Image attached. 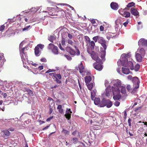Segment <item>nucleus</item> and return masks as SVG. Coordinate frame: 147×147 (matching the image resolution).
Returning a JSON list of instances; mask_svg holds the SVG:
<instances>
[{"label": "nucleus", "instance_id": "obj_6", "mask_svg": "<svg viewBox=\"0 0 147 147\" xmlns=\"http://www.w3.org/2000/svg\"><path fill=\"white\" fill-rule=\"evenodd\" d=\"M102 61L101 60L100 62H96L93 65L94 68L98 71H101L103 68V66L102 65Z\"/></svg>", "mask_w": 147, "mask_h": 147}, {"label": "nucleus", "instance_id": "obj_4", "mask_svg": "<svg viewBox=\"0 0 147 147\" xmlns=\"http://www.w3.org/2000/svg\"><path fill=\"white\" fill-rule=\"evenodd\" d=\"M131 57V55L129 53H123L121 55L120 61L124 64L128 61V58H130ZM130 59H129V60H130Z\"/></svg>", "mask_w": 147, "mask_h": 147}, {"label": "nucleus", "instance_id": "obj_22", "mask_svg": "<svg viewBox=\"0 0 147 147\" xmlns=\"http://www.w3.org/2000/svg\"><path fill=\"white\" fill-rule=\"evenodd\" d=\"M85 82L87 84L89 83L92 80L91 77L90 76H86L85 77Z\"/></svg>", "mask_w": 147, "mask_h": 147}, {"label": "nucleus", "instance_id": "obj_2", "mask_svg": "<svg viewBox=\"0 0 147 147\" xmlns=\"http://www.w3.org/2000/svg\"><path fill=\"white\" fill-rule=\"evenodd\" d=\"M132 82L134 83V88L132 90V92H134L136 91V89L139 88L140 82L139 81L138 78L136 77H134L133 78Z\"/></svg>", "mask_w": 147, "mask_h": 147}, {"label": "nucleus", "instance_id": "obj_34", "mask_svg": "<svg viewBox=\"0 0 147 147\" xmlns=\"http://www.w3.org/2000/svg\"><path fill=\"white\" fill-rule=\"evenodd\" d=\"M57 109H58L59 113H63V109L62 108V106L61 105H58V106Z\"/></svg>", "mask_w": 147, "mask_h": 147}, {"label": "nucleus", "instance_id": "obj_9", "mask_svg": "<svg viewBox=\"0 0 147 147\" xmlns=\"http://www.w3.org/2000/svg\"><path fill=\"white\" fill-rule=\"evenodd\" d=\"M1 134L3 137L7 139L8 138V136L10 134L9 131L7 129L1 132Z\"/></svg>", "mask_w": 147, "mask_h": 147}, {"label": "nucleus", "instance_id": "obj_26", "mask_svg": "<svg viewBox=\"0 0 147 147\" xmlns=\"http://www.w3.org/2000/svg\"><path fill=\"white\" fill-rule=\"evenodd\" d=\"M32 28V26H28L26 27L23 28L22 29V31L24 32L25 31H28L29 30L30 28Z\"/></svg>", "mask_w": 147, "mask_h": 147}, {"label": "nucleus", "instance_id": "obj_19", "mask_svg": "<svg viewBox=\"0 0 147 147\" xmlns=\"http://www.w3.org/2000/svg\"><path fill=\"white\" fill-rule=\"evenodd\" d=\"M122 72L123 73L125 74H129L130 71L128 68L122 67Z\"/></svg>", "mask_w": 147, "mask_h": 147}, {"label": "nucleus", "instance_id": "obj_63", "mask_svg": "<svg viewBox=\"0 0 147 147\" xmlns=\"http://www.w3.org/2000/svg\"><path fill=\"white\" fill-rule=\"evenodd\" d=\"M53 118V116H51L49 118H48L47 119V121H50L51 119H52Z\"/></svg>", "mask_w": 147, "mask_h": 147}, {"label": "nucleus", "instance_id": "obj_36", "mask_svg": "<svg viewBox=\"0 0 147 147\" xmlns=\"http://www.w3.org/2000/svg\"><path fill=\"white\" fill-rule=\"evenodd\" d=\"M121 88V92L123 94H125L126 93V88L125 87L123 86H121L120 87V88Z\"/></svg>", "mask_w": 147, "mask_h": 147}, {"label": "nucleus", "instance_id": "obj_60", "mask_svg": "<svg viewBox=\"0 0 147 147\" xmlns=\"http://www.w3.org/2000/svg\"><path fill=\"white\" fill-rule=\"evenodd\" d=\"M100 31L101 32L103 31L104 30V28L102 26H101L100 27Z\"/></svg>", "mask_w": 147, "mask_h": 147}, {"label": "nucleus", "instance_id": "obj_44", "mask_svg": "<svg viewBox=\"0 0 147 147\" xmlns=\"http://www.w3.org/2000/svg\"><path fill=\"white\" fill-rule=\"evenodd\" d=\"M133 129H129L128 132L129 134L131 136H133L134 135V132L132 131Z\"/></svg>", "mask_w": 147, "mask_h": 147}, {"label": "nucleus", "instance_id": "obj_16", "mask_svg": "<svg viewBox=\"0 0 147 147\" xmlns=\"http://www.w3.org/2000/svg\"><path fill=\"white\" fill-rule=\"evenodd\" d=\"M79 72L80 74L84 72V69L83 64L81 63L78 65Z\"/></svg>", "mask_w": 147, "mask_h": 147}, {"label": "nucleus", "instance_id": "obj_62", "mask_svg": "<svg viewBox=\"0 0 147 147\" xmlns=\"http://www.w3.org/2000/svg\"><path fill=\"white\" fill-rule=\"evenodd\" d=\"M91 22L92 24H94L96 23V22L95 20L94 19H92L90 21Z\"/></svg>", "mask_w": 147, "mask_h": 147}, {"label": "nucleus", "instance_id": "obj_46", "mask_svg": "<svg viewBox=\"0 0 147 147\" xmlns=\"http://www.w3.org/2000/svg\"><path fill=\"white\" fill-rule=\"evenodd\" d=\"M105 55V51L103 52L102 54H101V57L102 58V60L103 61H104V58Z\"/></svg>", "mask_w": 147, "mask_h": 147}, {"label": "nucleus", "instance_id": "obj_5", "mask_svg": "<svg viewBox=\"0 0 147 147\" xmlns=\"http://www.w3.org/2000/svg\"><path fill=\"white\" fill-rule=\"evenodd\" d=\"M19 52L23 63H24L25 62L27 61L28 60V56L26 52H25V51H23V50L22 49Z\"/></svg>", "mask_w": 147, "mask_h": 147}, {"label": "nucleus", "instance_id": "obj_13", "mask_svg": "<svg viewBox=\"0 0 147 147\" xmlns=\"http://www.w3.org/2000/svg\"><path fill=\"white\" fill-rule=\"evenodd\" d=\"M138 44L143 46H147V40L144 38H141L139 40Z\"/></svg>", "mask_w": 147, "mask_h": 147}, {"label": "nucleus", "instance_id": "obj_43", "mask_svg": "<svg viewBox=\"0 0 147 147\" xmlns=\"http://www.w3.org/2000/svg\"><path fill=\"white\" fill-rule=\"evenodd\" d=\"M100 36H96L93 37L92 38L93 40H94L95 42H97V41H98V39L99 38Z\"/></svg>", "mask_w": 147, "mask_h": 147}, {"label": "nucleus", "instance_id": "obj_57", "mask_svg": "<svg viewBox=\"0 0 147 147\" xmlns=\"http://www.w3.org/2000/svg\"><path fill=\"white\" fill-rule=\"evenodd\" d=\"M77 53L76 54V55H77V56H78L80 55V51L78 49H76Z\"/></svg>", "mask_w": 147, "mask_h": 147}, {"label": "nucleus", "instance_id": "obj_51", "mask_svg": "<svg viewBox=\"0 0 147 147\" xmlns=\"http://www.w3.org/2000/svg\"><path fill=\"white\" fill-rule=\"evenodd\" d=\"M117 84L118 86L117 87L118 89V90H119V89L120 88V87L121 86V83L120 82H117Z\"/></svg>", "mask_w": 147, "mask_h": 147}, {"label": "nucleus", "instance_id": "obj_11", "mask_svg": "<svg viewBox=\"0 0 147 147\" xmlns=\"http://www.w3.org/2000/svg\"><path fill=\"white\" fill-rule=\"evenodd\" d=\"M66 50L70 55L72 56H75L76 55V52L71 47H67L66 48Z\"/></svg>", "mask_w": 147, "mask_h": 147}, {"label": "nucleus", "instance_id": "obj_10", "mask_svg": "<svg viewBox=\"0 0 147 147\" xmlns=\"http://www.w3.org/2000/svg\"><path fill=\"white\" fill-rule=\"evenodd\" d=\"M72 113V112L71 111L70 109H67L66 114L65 115L66 118L68 119H70L71 117V113Z\"/></svg>", "mask_w": 147, "mask_h": 147}, {"label": "nucleus", "instance_id": "obj_49", "mask_svg": "<svg viewBox=\"0 0 147 147\" xmlns=\"http://www.w3.org/2000/svg\"><path fill=\"white\" fill-rule=\"evenodd\" d=\"M95 96V93L94 94L93 93V92H91V99L92 100H94V98Z\"/></svg>", "mask_w": 147, "mask_h": 147}, {"label": "nucleus", "instance_id": "obj_32", "mask_svg": "<svg viewBox=\"0 0 147 147\" xmlns=\"http://www.w3.org/2000/svg\"><path fill=\"white\" fill-rule=\"evenodd\" d=\"M139 52L143 56H144L146 54L145 50L143 48H141L140 49Z\"/></svg>", "mask_w": 147, "mask_h": 147}, {"label": "nucleus", "instance_id": "obj_40", "mask_svg": "<svg viewBox=\"0 0 147 147\" xmlns=\"http://www.w3.org/2000/svg\"><path fill=\"white\" fill-rule=\"evenodd\" d=\"M85 38V39L86 43H90V40L89 37L87 36H84Z\"/></svg>", "mask_w": 147, "mask_h": 147}, {"label": "nucleus", "instance_id": "obj_15", "mask_svg": "<svg viewBox=\"0 0 147 147\" xmlns=\"http://www.w3.org/2000/svg\"><path fill=\"white\" fill-rule=\"evenodd\" d=\"M111 7L112 9L115 10H117L118 8V4L114 2H112L111 3Z\"/></svg>", "mask_w": 147, "mask_h": 147}, {"label": "nucleus", "instance_id": "obj_23", "mask_svg": "<svg viewBox=\"0 0 147 147\" xmlns=\"http://www.w3.org/2000/svg\"><path fill=\"white\" fill-rule=\"evenodd\" d=\"M52 51V52L55 54H58V49L56 46H55Z\"/></svg>", "mask_w": 147, "mask_h": 147}, {"label": "nucleus", "instance_id": "obj_18", "mask_svg": "<svg viewBox=\"0 0 147 147\" xmlns=\"http://www.w3.org/2000/svg\"><path fill=\"white\" fill-rule=\"evenodd\" d=\"M23 44L22 43H20L19 45V52H20L22 49L23 51H27L28 49V48L27 47H24L22 48Z\"/></svg>", "mask_w": 147, "mask_h": 147}, {"label": "nucleus", "instance_id": "obj_35", "mask_svg": "<svg viewBox=\"0 0 147 147\" xmlns=\"http://www.w3.org/2000/svg\"><path fill=\"white\" fill-rule=\"evenodd\" d=\"M56 39V38L53 36H50L48 38V40L51 42H53V41Z\"/></svg>", "mask_w": 147, "mask_h": 147}, {"label": "nucleus", "instance_id": "obj_58", "mask_svg": "<svg viewBox=\"0 0 147 147\" xmlns=\"http://www.w3.org/2000/svg\"><path fill=\"white\" fill-rule=\"evenodd\" d=\"M129 21L128 20H126V21L123 23V25L125 26L126 27L127 25L128 24Z\"/></svg>", "mask_w": 147, "mask_h": 147}, {"label": "nucleus", "instance_id": "obj_28", "mask_svg": "<svg viewBox=\"0 0 147 147\" xmlns=\"http://www.w3.org/2000/svg\"><path fill=\"white\" fill-rule=\"evenodd\" d=\"M106 41L103 39L102 37H100L98 39V42L100 44L106 42Z\"/></svg>", "mask_w": 147, "mask_h": 147}, {"label": "nucleus", "instance_id": "obj_53", "mask_svg": "<svg viewBox=\"0 0 147 147\" xmlns=\"http://www.w3.org/2000/svg\"><path fill=\"white\" fill-rule=\"evenodd\" d=\"M135 71H138L140 68V65L139 64H137L135 66Z\"/></svg>", "mask_w": 147, "mask_h": 147}, {"label": "nucleus", "instance_id": "obj_54", "mask_svg": "<svg viewBox=\"0 0 147 147\" xmlns=\"http://www.w3.org/2000/svg\"><path fill=\"white\" fill-rule=\"evenodd\" d=\"M67 42L69 44H70V45H73V41H72V40H70V39H68L67 40Z\"/></svg>", "mask_w": 147, "mask_h": 147}, {"label": "nucleus", "instance_id": "obj_30", "mask_svg": "<svg viewBox=\"0 0 147 147\" xmlns=\"http://www.w3.org/2000/svg\"><path fill=\"white\" fill-rule=\"evenodd\" d=\"M54 77L55 78V79H58L59 80H61V74H55V75Z\"/></svg>", "mask_w": 147, "mask_h": 147}, {"label": "nucleus", "instance_id": "obj_61", "mask_svg": "<svg viewBox=\"0 0 147 147\" xmlns=\"http://www.w3.org/2000/svg\"><path fill=\"white\" fill-rule=\"evenodd\" d=\"M59 86V85L57 84H55L54 86H53L51 87V89H53V88H56L58 87Z\"/></svg>", "mask_w": 147, "mask_h": 147}, {"label": "nucleus", "instance_id": "obj_1", "mask_svg": "<svg viewBox=\"0 0 147 147\" xmlns=\"http://www.w3.org/2000/svg\"><path fill=\"white\" fill-rule=\"evenodd\" d=\"M56 9L54 8H48V11H45V12H48V14L51 16H57L58 13L59 14H61L62 16H64L66 10H64L62 9L56 7Z\"/></svg>", "mask_w": 147, "mask_h": 147}, {"label": "nucleus", "instance_id": "obj_59", "mask_svg": "<svg viewBox=\"0 0 147 147\" xmlns=\"http://www.w3.org/2000/svg\"><path fill=\"white\" fill-rule=\"evenodd\" d=\"M120 103L118 101H116L114 103V105L116 106H118L119 105Z\"/></svg>", "mask_w": 147, "mask_h": 147}, {"label": "nucleus", "instance_id": "obj_24", "mask_svg": "<svg viewBox=\"0 0 147 147\" xmlns=\"http://www.w3.org/2000/svg\"><path fill=\"white\" fill-rule=\"evenodd\" d=\"M128 9H129L127 8H125L123 9H120L119 10V13L123 16V14L124 13L125 11L126 10H128Z\"/></svg>", "mask_w": 147, "mask_h": 147}, {"label": "nucleus", "instance_id": "obj_29", "mask_svg": "<svg viewBox=\"0 0 147 147\" xmlns=\"http://www.w3.org/2000/svg\"><path fill=\"white\" fill-rule=\"evenodd\" d=\"M94 102L95 105H98L100 103V99L99 98H95L94 99Z\"/></svg>", "mask_w": 147, "mask_h": 147}, {"label": "nucleus", "instance_id": "obj_52", "mask_svg": "<svg viewBox=\"0 0 147 147\" xmlns=\"http://www.w3.org/2000/svg\"><path fill=\"white\" fill-rule=\"evenodd\" d=\"M64 56L68 60H71L72 59L71 57L69 55H65Z\"/></svg>", "mask_w": 147, "mask_h": 147}, {"label": "nucleus", "instance_id": "obj_55", "mask_svg": "<svg viewBox=\"0 0 147 147\" xmlns=\"http://www.w3.org/2000/svg\"><path fill=\"white\" fill-rule=\"evenodd\" d=\"M5 26L4 25L1 26L0 27V31H2L5 29Z\"/></svg>", "mask_w": 147, "mask_h": 147}, {"label": "nucleus", "instance_id": "obj_45", "mask_svg": "<svg viewBox=\"0 0 147 147\" xmlns=\"http://www.w3.org/2000/svg\"><path fill=\"white\" fill-rule=\"evenodd\" d=\"M106 42H105L103 43H102L101 44L102 46L104 48V49L105 51L106 49L107 48V45L106 44Z\"/></svg>", "mask_w": 147, "mask_h": 147}, {"label": "nucleus", "instance_id": "obj_20", "mask_svg": "<svg viewBox=\"0 0 147 147\" xmlns=\"http://www.w3.org/2000/svg\"><path fill=\"white\" fill-rule=\"evenodd\" d=\"M107 101V100L105 99H103L100 103V106L101 107H102L106 106Z\"/></svg>", "mask_w": 147, "mask_h": 147}, {"label": "nucleus", "instance_id": "obj_41", "mask_svg": "<svg viewBox=\"0 0 147 147\" xmlns=\"http://www.w3.org/2000/svg\"><path fill=\"white\" fill-rule=\"evenodd\" d=\"M135 4L133 2H131L128 4L127 5V7H130L132 6H134L135 5Z\"/></svg>", "mask_w": 147, "mask_h": 147}, {"label": "nucleus", "instance_id": "obj_47", "mask_svg": "<svg viewBox=\"0 0 147 147\" xmlns=\"http://www.w3.org/2000/svg\"><path fill=\"white\" fill-rule=\"evenodd\" d=\"M62 132L65 133V135H69V133L67 130L65 129H63Z\"/></svg>", "mask_w": 147, "mask_h": 147}, {"label": "nucleus", "instance_id": "obj_25", "mask_svg": "<svg viewBox=\"0 0 147 147\" xmlns=\"http://www.w3.org/2000/svg\"><path fill=\"white\" fill-rule=\"evenodd\" d=\"M130 13L128 12L125 11L124 13L123 14V16L125 18H128L130 17Z\"/></svg>", "mask_w": 147, "mask_h": 147}, {"label": "nucleus", "instance_id": "obj_27", "mask_svg": "<svg viewBox=\"0 0 147 147\" xmlns=\"http://www.w3.org/2000/svg\"><path fill=\"white\" fill-rule=\"evenodd\" d=\"M112 105V103L110 100H107L106 105L107 108L110 107Z\"/></svg>", "mask_w": 147, "mask_h": 147}, {"label": "nucleus", "instance_id": "obj_33", "mask_svg": "<svg viewBox=\"0 0 147 147\" xmlns=\"http://www.w3.org/2000/svg\"><path fill=\"white\" fill-rule=\"evenodd\" d=\"M90 47L91 50H92L94 49V47L95 46V43L93 41H92L90 42Z\"/></svg>", "mask_w": 147, "mask_h": 147}, {"label": "nucleus", "instance_id": "obj_31", "mask_svg": "<svg viewBox=\"0 0 147 147\" xmlns=\"http://www.w3.org/2000/svg\"><path fill=\"white\" fill-rule=\"evenodd\" d=\"M55 46L52 43H50L48 47V49L49 50H52L55 47Z\"/></svg>", "mask_w": 147, "mask_h": 147}, {"label": "nucleus", "instance_id": "obj_37", "mask_svg": "<svg viewBox=\"0 0 147 147\" xmlns=\"http://www.w3.org/2000/svg\"><path fill=\"white\" fill-rule=\"evenodd\" d=\"M26 91L29 95L32 96L33 95V92L30 89H27L26 90Z\"/></svg>", "mask_w": 147, "mask_h": 147}, {"label": "nucleus", "instance_id": "obj_64", "mask_svg": "<svg viewBox=\"0 0 147 147\" xmlns=\"http://www.w3.org/2000/svg\"><path fill=\"white\" fill-rule=\"evenodd\" d=\"M68 37L70 38V39H72L73 38V36L71 34L69 33H68Z\"/></svg>", "mask_w": 147, "mask_h": 147}, {"label": "nucleus", "instance_id": "obj_39", "mask_svg": "<svg viewBox=\"0 0 147 147\" xmlns=\"http://www.w3.org/2000/svg\"><path fill=\"white\" fill-rule=\"evenodd\" d=\"M71 141H72L73 143L76 144V143H77L78 142V139L77 138H72Z\"/></svg>", "mask_w": 147, "mask_h": 147}, {"label": "nucleus", "instance_id": "obj_38", "mask_svg": "<svg viewBox=\"0 0 147 147\" xmlns=\"http://www.w3.org/2000/svg\"><path fill=\"white\" fill-rule=\"evenodd\" d=\"M93 84L92 83H91L90 84H89L87 85V87L88 88V89L91 90L92 89L93 87Z\"/></svg>", "mask_w": 147, "mask_h": 147}, {"label": "nucleus", "instance_id": "obj_17", "mask_svg": "<svg viewBox=\"0 0 147 147\" xmlns=\"http://www.w3.org/2000/svg\"><path fill=\"white\" fill-rule=\"evenodd\" d=\"M136 60L138 61H142V57L140 54L138 53H136Z\"/></svg>", "mask_w": 147, "mask_h": 147}, {"label": "nucleus", "instance_id": "obj_50", "mask_svg": "<svg viewBox=\"0 0 147 147\" xmlns=\"http://www.w3.org/2000/svg\"><path fill=\"white\" fill-rule=\"evenodd\" d=\"M55 70L54 69H49L45 73H48L49 72H55Z\"/></svg>", "mask_w": 147, "mask_h": 147}, {"label": "nucleus", "instance_id": "obj_3", "mask_svg": "<svg viewBox=\"0 0 147 147\" xmlns=\"http://www.w3.org/2000/svg\"><path fill=\"white\" fill-rule=\"evenodd\" d=\"M44 46L42 44H38L35 47L34 49V53L36 56L40 55V53L41 52V50L44 48Z\"/></svg>", "mask_w": 147, "mask_h": 147}, {"label": "nucleus", "instance_id": "obj_8", "mask_svg": "<svg viewBox=\"0 0 147 147\" xmlns=\"http://www.w3.org/2000/svg\"><path fill=\"white\" fill-rule=\"evenodd\" d=\"M123 66L125 67H129L131 70L134 69L133 63L131 61L129 60V61H128L126 63L123 64Z\"/></svg>", "mask_w": 147, "mask_h": 147}, {"label": "nucleus", "instance_id": "obj_48", "mask_svg": "<svg viewBox=\"0 0 147 147\" xmlns=\"http://www.w3.org/2000/svg\"><path fill=\"white\" fill-rule=\"evenodd\" d=\"M66 41V40L65 38L63 37L62 38L61 40V43L62 45H64L65 44Z\"/></svg>", "mask_w": 147, "mask_h": 147}, {"label": "nucleus", "instance_id": "obj_12", "mask_svg": "<svg viewBox=\"0 0 147 147\" xmlns=\"http://www.w3.org/2000/svg\"><path fill=\"white\" fill-rule=\"evenodd\" d=\"M113 94L114 96L113 98L115 100H119L121 97V95L119 93V90H118V93L116 95H115V92L113 91Z\"/></svg>", "mask_w": 147, "mask_h": 147}, {"label": "nucleus", "instance_id": "obj_14", "mask_svg": "<svg viewBox=\"0 0 147 147\" xmlns=\"http://www.w3.org/2000/svg\"><path fill=\"white\" fill-rule=\"evenodd\" d=\"M130 12L132 14L135 16H137L139 14V13L137 10L136 9L133 8H131Z\"/></svg>", "mask_w": 147, "mask_h": 147}, {"label": "nucleus", "instance_id": "obj_42", "mask_svg": "<svg viewBox=\"0 0 147 147\" xmlns=\"http://www.w3.org/2000/svg\"><path fill=\"white\" fill-rule=\"evenodd\" d=\"M111 91L110 90L107 89L106 90L105 95L106 96H110L109 92Z\"/></svg>", "mask_w": 147, "mask_h": 147}, {"label": "nucleus", "instance_id": "obj_56", "mask_svg": "<svg viewBox=\"0 0 147 147\" xmlns=\"http://www.w3.org/2000/svg\"><path fill=\"white\" fill-rule=\"evenodd\" d=\"M127 89L128 91H130L131 89V87L130 85H128L127 86Z\"/></svg>", "mask_w": 147, "mask_h": 147}, {"label": "nucleus", "instance_id": "obj_21", "mask_svg": "<svg viewBox=\"0 0 147 147\" xmlns=\"http://www.w3.org/2000/svg\"><path fill=\"white\" fill-rule=\"evenodd\" d=\"M107 38L109 40L111 38H113L114 36V34L112 33H109L107 34Z\"/></svg>", "mask_w": 147, "mask_h": 147}, {"label": "nucleus", "instance_id": "obj_7", "mask_svg": "<svg viewBox=\"0 0 147 147\" xmlns=\"http://www.w3.org/2000/svg\"><path fill=\"white\" fill-rule=\"evenodd\" d=\"M92 58L96 62H100L101 59L98 57V54L94 51H92V53L90 55Z\"/></svg>", "mask_w": 147, "mask_h": 147}]
</instances>
